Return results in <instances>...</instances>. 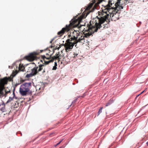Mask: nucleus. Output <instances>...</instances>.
Returning a JSON list of instances; mask_svg holds the SVG:
<instances>
[{
    "label": "nucleus",
    "instance_id": "f257e3e1",
    "mask_svg": "<svg viewBox=\"0 0 148 148\" xmlns=\"http://www.w3.org/2000/svg\"><path fill=\"white\" fill-rule=\"evenodd\" d=\"M112 1H110L106 5L104 6L103 8L101 10V12H99V17L97 16L95 20H93V22L97 27L95 29L93 28L95 30V31L97 32L98 29H103L105 27V25L109 23V19L112 14L109 13L110 5H112Z\"/></svg>",
    "mask_w": 148,
    "mask_h": 148
},
{
    "label": "nucleus",
    "instance_id": "f03ea898",
    "mask_svg": "<svg viewBox=\"0 0 148 148\" xmlns=\"http://www.w3.org/2000/svg\"><path fill=\"white\" fill-rule=\"evenodd\" d=\"M82 20V18L78 17L76 18H73L70 21L69 25H66L65 27L62 28V30L58 33V35L60 36H62L65 32H68L71 29L75 27L79 28V25Z\"/></svg>",
    "mask_w": 148,
    "mask_h": 148
},
{
    "label": "nucleus",
    "instance_id": "7ed1b4c3",
    "mask_svg": "<svg viewBox=\"0 0 148 148\" xmlns=\"http://www.w3.org/2000/svg\"><path fill=\"white\" fill-rule=\"evenodd\" d=\"M32 87L31 82H25L21 85L19 88V92L22 96H26L32 94V91L30 90Z\"/></svg>",
    "mask_w": 148,
    "mask_h": 148
},
{
    "label": "nucleus",
    "instance_id": "20e7f679",
    "mask_svg": "<svg viewBox=\"0 0 148 148\" xmlns=\"http://www.w3.org/2000/svg\"><path fill=\"white\" fill-rule=\"evenodd\" d=\"M90 25H89L88 24L87 25V27H88V29H85V28H84L83 30H81V29H82V27L83 26V25H80V23L79 25V28H78L80 29L79 30L81 31H82L84 36L86 38H88L91 35H92V34H93L94 32H97L95 31V30L93 28H95V29L97 28V27L96 25H95V24L94 23L93 24V25H92L91 23V22L90 23Z\"/></svg>",
    "mask_w": 148,
    "mask_h": 148
},
{
    "label": "nucleus",
    "instance_id": "39448f33",
    "mask_svg": "<svg viewBox=\"0 0 148 148\" xmlns=\"http://www.w3.org/2000/svg\"><path fill=\"white\" fill-rule=\"evenodd\" d=\"M111 1H112V2L113 3L112 5H110L109 13L112 14V18L114 17V14H116V13H119V12H120V10L123 8V7L119 5L120 3V0H117V2L115 4L113 0Z\"/></svg>",
    "mask_w": 148,
    "mask_h": 148
},
{
    "label": "nucleus",
    "instance_id": "423d86ee",
    "mask_svg": "<svg viewBox=\"0 0 148 148\" xmlns=\"http://www.w3.org/2000/svg\"><path fill=\"white\" fill-rule=\"evenodd\" d=\"M70 39H68L66 41V43L64 45L63 44L62 45L61 44L59 45L58 47H56L55 49H59L62 46L64 45L65 47V50L66 52H68L70 51V49H72L73 46L76 44L75 41H73V42H72Z\"/></svg>",
    "mask_w": 148,
    "mask_h": 148
},
{
    "label": "nucleus",
    "instance_id": "0eeeda50",
    "mask_svg": "<svg viewBox=\"0 0 148 148\" xmlns=\"http://www.w3.org/2000/svg\"><path fill=\"white\" fill-rule=\"evenodd\" d=\"M15 75L12 74L10 77H6L0 80V88L3 89L4 85L7 84L8 82L13 81V78Z\"/></svg>",
    "mask_w": 148,
    "mask_h": 148
},
{
    "label": "nucleus",
    "instance_id": "6e6552de",
    "mask_svg": "<svg viewBox=\"0 0 148 148\" xmlns=\"http://www.w3.org/2000/svg\"><path fill=\"white\" fill-rule=\"evenodd\" d=\"M43 50H40V52L37 51H34L30 53L28 56L25 57V59L29 61H33L34 60H36L37 58V56L39 55L40 53L42 52Z\"/></svg>",
    "mask_w": 148,
    "mask_h": 148
},
{
    "label": "nucleus",
    "instance_id": "1a4fd4ad",
    "mask_svg": "<svg viewBox=\"0 0 148 148\" xmlns=\"http://www.w3.org/2000/svg\"><path fill=\"white\" fill-rule=\"evenodd\" d=\"M80 36L79 32L78 30H72L68 35V39L71 40V41H75Z\"/></svg>",
    "mask_w": 148,
    "mask_h": 148
},
{
    "label": "nucleus",
    "instance_id": "9d476101",
    "mask_svg": "<svg viewBox=\"0 0 148 148\" xmlns=\"http://www.w3.org/2000/svg\"><path fill=\"white\" fill-rule=\"evenodd\" d=\"M51 54H50L49 57H46L45 55L41 56V59L40 61L43 64H47L50 62H53L54 61V59L53 57H51Z\"/></svg>",
    "mask_w": 148,
    "mask_h": 148
},
{
    "label": "nucleus",
    "instance_id": "9b49d317",
    "mask_svg": "<svg viewBox=\"0 0 148 148\" xmlns=\"http://www.w3.org/2000/svg\"><path fill=\"white\" fill-rule=\"evenodd\" d=\"M5 85H4L3 89L0 88V97L1 98L3 97H6L7 95L10 92V91L9 90H7L5 89Z\"/></svg>",
    "mask_w": 148,
    "mask_h": 148
},
{
    "label": "nucleus",
    "instance_id": "f8f14e48",
    "mask_svg": "<svg viewBox=\"0 0 148 148\" xmlns=\"http://www.w3.org/2000/svg\"><path fill=\"white\" fill-rule=\"evenodd\" d=\"M80 37L79 36L76 41H75V44H77L78 42H80L82 43H84V42H85V38L84 35V34L82 35H80Z\"/></svg>",
    "mask_w": 148,
    "mask_h": 148
},
{
    "label": "nucleus",
    "instance_id": "ddd939ff",
    "mask_svg": "<svg viewBox=\"0 0 148 148\" xmlns=\"http://www.w3.org/2000/svg\"><path fill=\"white\" fill-rule=\"evenodd\" d=\"M35 65V67L33 68L31 70V73L33 76H35L39 72H40V71H38V66H36V65Z\"/></svg>",
    "mask_w": 148,
    "mask_h": 148
},
{
    "label": "nucleus",
    "instance_id": "4468645a",
    "mask_svg": "<svg viewBox=\"0 0 148 148\" xmlns=\"http://www.w3.org/2000/svg\"><path fill=\"white\" fill-rule=\"evenodd\" d=\"M38 71H41L44 70L48 71V67L44 64H40L38 65Z\"/></svg>",
    "mask_w": 148,
    "mask_h": 148
},
{
    "label": "nucleus",
    "instance_id": "2eb2a0df",
    "mask_svg": "<svg viewBox=\"0 0 148 148\" xmlns=\"http://www.w3.org/2000/svg\"><path fill=\"white\" fill-rule=\"evenodd\" d=\"M62 53V51H61V52H58L56 54V56H53V58L54 59H58V61H60V59L61 58V57L62 56L61 55V53Z\"/></svg>",
    "mask_w": 148,
    "mask_h": 148
},
{
    "label": "nucleus",
    "instance_id": "dca6fc26",
    "mask_svg": "<svg viewBox=\"0 0 148 148\" xmlns=\"http://www.w3.org/2000/svg\"><path fill=\"white\" fill-rule=\"evenodd\" d=\"M94 0V1H92L91 2H90L88 5L86 7V10H89L92 8V5H93L94 3H95V0Z\"/></svg>",
    "mask_w": 148,
    "mask_h": 148
},
{
    "label": "nucleus",
    "instance_id": "f3484780",
    "mask_svg": "<svg viewBox=\"0 0 148 148\" xmlns=\"http://www.w3.org/2000/svg\"><path fill=\"white\" fill-rule=\"evenodd\" d=\"M18 70L20 71H24L25 70V67L23 64L20 63L19 65Z\"/></svg>",
    "mask_w": 148,
    "mask_h": 148
},
{
    "label": "nucleus",
    "instance_id": "a211bd4d",
    "mask_svg": "<svg viewBox=\"0 0 148 148\" xmlns=\"http://www.w3.org/2000/svg\"><path fill=\"white\" fill-rule=\"evenodd\" d=\"M114 100L113 99V98H111L108 102L106 104L105 106L107 107L109 105H110V104H111L112 103H113L114 102Z\"/></svg>",
    "mask_w": 148,
    "mask_h": 148
},
{
    "label": "nucleus",
    "instance_id": "6ab92c4d",
    "mask_svg": "<svg viewBox=\"0 0 148 148\" xmlns=\"http://www.w3.org/2000/svg\"><path fill=\"white\" fill-rule=\"evenodd\" d=\"M21 84V82H19V81H18L17 82V81L16 82V83L14 85V90L13 91V94H14V96H15V93H14V90H15V88L18 85H20Z\"/></svg>",
    "mask_w": 148,
    "mask_h": 148
},
{
    "label": "nucleus",
    "instance_id": "aec40b11",
    "mask_svg": "<svg viewBox=\"0 0 148 148\" xmlns=\"http://www.w3.org/2000/svg\"><path fill=\"white\" fill-rule=\"evenodd\" d=\"M33 76L32 75V73H31L29 74H27L25 76V77L28 79L29 78H30V77H32V76Z\"/></svg>",
    "mask_w": 148,
    "mask_h": 148
},
{
    "label": "nucleus",
    "instance_id": "412c9836",
    "mask_svg": "<svg viewBox=\"0 0 148 148\" xmlns=\"http://www.w3.org/2000/svg\"><path fill=\"white\" fill-rule=\"evenodd\" d=\"M13 98L14 97H10L9 99L7 101L6 103H7L9 102H11L13 100Z\"/></svg>",
    "mask_w": 148,
    "mask_h": 148
},
{
    "label": "nucleus",
    "instance_id": "4be33fe9",
    "mask_svg": "<svg viewBox=\"0 0 148 148\" xmlns=\"http://www.w3.org/2000/svg\"><path fill=\"white\" fill-rule=\"evenodd\" d=\"M103 107H101L100 109H99L98 112V116L99 115V114L102 112V109H103Z\"/></svg>",
    "mask_w": 148,
    "mask_h": 148
},
{
    "label": "nucleus",
    "instance_id": "5701e85b",
    "mask_svg": "<svg viewBox=\"0 0 148 148\" xmlns=\"http://www.w3.org/2000/svg\"><path fill=\"white\" fill-rule=\"evenodd\" d=\"M131 2V0H125L124 3L126 4Z\"/></svg>",
    "mask_w": 148,
    "mask_h": 148
},
{
    "label": "nucleus",
    "instance_id": "b1692460",
    "mask_svg": "<svg viewBox=\"0 0 148 148\" xmlns=\"http://www.w3.org/2000/svg\"><path fill=\"white\" fill-rule=\"evenodd\" d=\"M78 55V53H77L76 52H74L73 54V56H72V57L73 58H75Z\"/></svg>",
    "mask_w": 148,
    "mask_h": 148
},
{
    "label": "nucleus",
    "instance_id": "393cba45",
    "mask_svg": "<svg viewBox=\"0 0 148 148\" xmlns=\"http://www.w3.org/2000/svg\"><path fill=\"white\" fill-rule=\"evenodd\" d=\"M25 81V80H23L21 78L20 79V81H19V82H21V84L22 83L24 82Z\"/></svg>",
    "mask_w": 148,
    "mask_h": 148
},
{
    "label": "nucleus",
    "instance_id": "a878e982",
    "mask_svg": "<svg viewBox=\"0 0 148 148\" xmlns=\"http://www.w3.org/2000/svg\"><path fill=\"white\" fill-rule=\"evenodd\" d=\"M56 69H57L56 66H54L53 67L52 70H56Z\"/></svg>",
    "mask_w": 148,
    "mask_h": 148
},
{
    "label": "nucleus",
    "instance_id": "bb28decb",
    "mask_svg": "<svg viewBox=\"0 0 148 148\" xmlns=\"http://www.w3.org/2000/svg\"><path fill=\"white\" fill-rule=\"evenodd\" d=\"M0 110H1L2 111H4V110H5L4 107L1 108L0 109Z\"/></svg>",
    "mask_w": 148,
    "mask_h": 148
},
{
    "label": "nucleus",
    "instance_id": "cd10ccee",
    "mask_svg": "<svg viewBox=\"0 0 148 148\" xmlns=\"http://www.w3.org/2000/svg\"><path fill=\"white\" fill-rule=\"evenodd\" d=\"M2 105H3V106H5V104H4V103L2 102L0 103V106H1Z\"/></svg>",
    "mask_w": 148,
    "mask_h": 148
},
{
    "label": "nucleus",
    "instance_id": "c85d7f7f",
    "mask_svg": "<svg viewBox=\"0 0 148 148\" xmlns=\"http://www.w3.org/2000/svg\"><path fill=\"white\" fill-rule=\"evenodd\" d=\"M62 140H61L60 142H59L55 146H57V145H59L60 143L62 142Z\"/></svg>",
    "mask_w": 148,
    "mask_h": 148
},
{
    "label": "nucleus",
    "instance_id": "c756f323",
    "mask_svg": "<svg viewBox=\"0 0 148 148\" xmlns=\"http://www.w3.org/2000/svg\"><path fill=\"white\" fill-rule=\"evenodd\" d=\"M46 71L43 70V71L42 72V74L43 75L46 72Z\"/></svg>",
    "mask_w": 148,
    "mask_h": 148
},
{
    "label": "nucleus",
    "instance_id": "7c9ffc66",
    "mask_svg": "<svg viewBox=\"0 0 148 148\" xmlns=\"http://www.w3.org/2000/svg\"><path fill=\"white\" fill-rule=\"evenodd\" d=\"M53 40H54V39H51L50 42V43H51Z\"/></svg>",
    "mask_w": 148,
    "mask_h": 148
},
{
    "label": "nucleus",
    "instance_id": "2f4dec72",
    "mask_svg": "<svg viewBox=\"0 0 148 148\" xmlns=\"http://www.w3.org/2000/svg\"><path fill=\"white\" fill-rule=\"evenodd\" d=\"M57 62H55L54 66H57Z\"/></svg>",
    "mask_w": 148,
    "mask_h": 148
},
{
    "label": "nucleus",
    "instance_id": "473e14b6",
    "mask_svg": "<svg viewBox=\"0 0 148 148\" xmlns=\"http://www.w3.org/2000/svg\"><path fill=\"white\" fill-rule=\"evenodd\" d=\"M103 0H101V1L98 2V4H99L101 2H102Z\"/></svg>",
    "mask_w": 148,
    "mask_h": 148
},
{
    "label": "nucleus",
    "instance_id": "72a5a7b5",
    "mask_svg": "<svg viewBox=\"0 0 148 148\" xmlns=\"http://www.w3.org/2000/svg\"><path fill=\"white\" fill-rule=\"evenodd\" d=\"M144 91H143L142 92L140 93V94H139V95H138V96H139V95L140 94H141L143 93V92H144Z\"/></svg>",
    "mask_w": 148,
    "mask_h": 148
},
{
    "label": "nucleus",
    "instance_id": "f704fd0d",
    "mask_svg": "<svg viewBox=\"0 0 148 148\" xmlns=\"http://www.w3.org/2000/svg\"><path fill=\"white\" fill-rule=\"evenodd\" d=\"M146 144H147V145H148V141L147 142V143Z\"/></svg>",
    "mask_w": 148,
    "mask_h": 148
},
{
    "label": "nucleus",
    "instance_id": "c9c22d12",
    "mask_svg": "<svg viewBox=\"0 0 148 148\" xmlns=\"http://www.w3.org/2000/svg\"><path fill=\"white\" fill-rule=\"evenodd\" d=\"M84 95H83V96H82V97H84Z\"/></svg>",
    "mask_w": 148,
    "mask_h": 148
},
{
    "label": "nucleus",
    "instance_id": "e433bc0d",
    "mask_svg": "<svg viewBox=\"0 0 148 148\" xmlns=\"http://www.w3.org/2000/svg\"><path fill=\"white\" fill-rule=\"evenodd\" d=\"M77 100V99H75V101H76V100Z\"/></svg>",
    "mask_w": 148,
    "mask_h": 148
},
{
    "label": "nucleus",
    "instance_id": "4c0bfd02",
    "mask_svg": "<svg viewBox=\"0 0 148 148\" xmlns=\"http://www.w3.org/2000/svg\"><path fill=\"white\" fill-rule=\"evenodd\" d=\"M66 56H67V57H68V55H67Z\"/></svg>",
    "mask_w": 148,
    "mask_h": 148
},
{
    "label": "nucleus",
    "instance_id": "58836bf2",
    "mask_svg": "<svg viewBox=\"0 0 148 148\" xmlns=\"http://www.w3.org/2000/svg\"><path fill=\"white\" fill-rule=\"evenodd\" d=\"M63 56H64L63 54H62Z\"/></svg>",
    "mask_w": 148,
    "mask_h": 148
},
{
    "label": "nucleus",
    "instance_id": "ea45409f",
    "mask_svg": "<svg viewBox=\"0 0 148 148\" xmlns=\"http://www.w3.org/2000/svg\"><path fill=\"white\" fill-rule=\"evenodd\" d=\"M92 11H90V12H92Z\"/></svg>",
    "mask_w": 148,
    "mask_h": 148
},
{
    "label": "nucleus",
    "instance_id": "a19ab883",
    "mask_svg": "<svg viewBox=\"0 0 148 148\" xmlns=\"http://www.w3.org/2000/svg\"><path fill=\"white\" fill-rule=\"evenodd\" d=\"M61 148V147H60V148Z\"/></svg>",
    "mask_w": 148,
    "mask_h": 148
}]
</instances>
